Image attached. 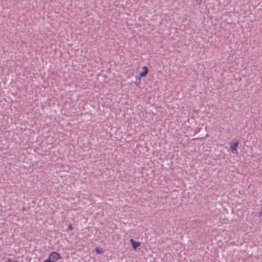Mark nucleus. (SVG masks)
Segmentation results:
<instances>
[{"label": "nucleus", "instance_id": "5", "mask_svg": "<svg viewBox=\"0 0 262 262\" xmlns=\"http://www.w3.org/2000/svg\"><path fill=\"white\" fill-rule=\"evenodd\" d=\"M5 262H17V261L15 260H13L11 259L8 258L5 261Z\"/></svg>", "mask_w": 262, "mask_h": 262}, {"label": "nucleus", "instance_id": "2", "mask_svg": "<svg viewBox=\"0 0 262 262\" xmlns=\"http://www.w3.org/2000/svg\"><path fill=\"white\" fill-rule=\"evenodd\" d=\"M238 142L236 141L233 143H231L230 148L232 149V152L233 154H237V147H238Z\"/></svg>", "mask_w": 262, "mask_h": 262}, {"label": "nucleus", "instance_id": "1", "mask_svg": "<svg viewBox=\"0 0 262 262\" xmlns=\"http://www.w3.org/2000/svg\"><path fill=\"white\" fill-rule=\"evenodd\" d=\"M49 257L51 262H56L57 260L61 259L60 254L56 251L52 252L49 255Z\"/></svg>", "mask_w": 262, "mask_h": 262}, {"label": "nucleus", "instance_id": "7", "mask_svg": "<svg viewBox=\"0 0 262 262\" xmlns=\"http://www.w3.org/2000/svg\"><path fill=\"white\" fill-rule=\"evenodd\" d=\"M68 229L70 230H73V227H72V225L71 224L70 225L68 226Z\"/></svg>", "mask_w": 262, "mask_h": 262}, {"label": "nucleus", "instance_id": "3", "mask_svg": "<svg viewBox=\"0 0 262 262\" xmlns=\"http://www.w3.org/2000/svg\"><path fill=\"white\" fill-rule=\"evenodd\" d=\"M129 242L131 243L133 249L136 250L137 247L140 246L141 243L139 242H136L133 239L131 238L129 239Z\"/></svg>", "mask_w": 262, "mask_h": 262}, {"label": "nucleus", "instance_id": "9", "mask_svg": "<svg viewBox=\"0 0 262 262\" xmlns=\"http://www.w3.org/2000/svg\"><path fill=\"white\" fill-rule=\"evenodd\" d=\"M259 217H262V211L259 213Z\"/></svg>", "mask_w": 262, "mask_h": 262}, {"label": "nucleus", "instance_id": "4", "mask_svg": "<svg viewBox=\"0 0 262 262\" xmlns=\"http://www.w3.org/2000/svg\"><path fill=\"white\" fill-rule=\"evenodd\" d=\"M143 71H142L140 73V75H141V76L142 77H144L146 75L147 73V72H148V68L147 67H143Z\"/></svg>", "mask_w": 262, "mask_h": 262}, {"label": "nucleus", "instance_id": "6", "mask_svg": "<svg viewBox=\"0 0 262 262\" xmlns=\"http://www.w3.org/2000/svg\"><path fill=\"white\" fill-rule=\"evenodd\" d=\"M96 252L97 254H101L102 252L101 250H99L98 248H96Z\"/></svg>", "mask_w": 262, "mask_h": 262}, {"label": "nucleus", "instance_id": "8", "mask_svg": "<svg viewBox=\"0 0 262 262\" xmlns=\"http://www.w3.org/2000/svg\"><path fill=\"white\" fill-rule=\"evenodd\" d=\"M43 262H51V260L49 259V257H48V259L45 260L43 261Z\"/></svg>", "mask_w": 262, "mask_h": 262}]
</instances>
